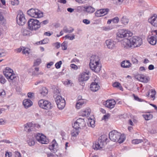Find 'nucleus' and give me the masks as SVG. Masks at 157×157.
Wrapping results in <instances>:
<instances>
[{"instance_id":"7","label":"nucleus","mask_w":157,"mask_h":157,"mask_svg":"<svg viewBox=\"0 0 157 157\" xmlns=\"http://www.w3.org/2000/svg\"><path fill=\"white\" fill-rule=\"evenodd\" d=\"M132 32L128 30H119L117 33V36L119 38L130 37L133 35Z\"/></svg>"},{"instance_id":"46","label":"nucleus","mask_w":157,"mask_h":157,"mask_svg":"<svg viewBox=\"0 0 157 157\" xmlns=\"http://www.w3.org/2000/svg\"><path fill=\"white\" fill-rule=\"evenodd\" d=\"M62 64V62L61 61H60L56 63L55 64V67L57 69H59L61 67V65Z\"/></svg>"},{"instance_id":"35","label":"nucleus","mask_w":157,"mask_h":157,"mask_svg":"<svg viewBox=\"0 0 157 157\" xmlns=\"http://www.w3.org/2000/svg\"><path fill=\"white\" fill-rule=\"evenodd\" d=\"M75 129L72 130L71 133V136L74 137H75L78 134V129Z\"/></svg>"},{"instance_id":"5","label":"nucleus","mask_w":157,"mask_h":157,"mask_svg":"<svg viewBox=\"0 0 157 157\" xmlns=\"http://www.w3.org/2000/svg\"><path fill=\"white\" fill-rule=\"evenodd\" d=\"M27 13L30 16L35 18L43 17V13L37 9L31 8L27 11Z\"/></svg>"},{"instance_id":"64","label":"nucleus","mask_w":157,"mask_h":157,"mask_svg":"<svg viewBox=\"0 0 157 157\" xmlns=\"http://www.w3.org/2000/svg\"><path fill=\"white\" fill-rule=\"evenodd\" d=\"M48 157H55V155L52 153H49L47 154Z\"/></svg>"},{"instance_id":"14","label":"nucleus","mask_w":157,"mask_h":157,"mask_svg":"<svg viewBox=\"0 0 157 157\" xmlns=\"http://www.w3.org/2000/svg\"><path fill=\"white\" fill-rule=\"evenodd\" d=\"M109 11L108 9H102L99 10H98L95 13V16L97 17H100L101 16L100 14H102V16L106 14Z\"/></svg>"},{"instance_id":"48","label":"nucleus","mask_w":157,"mask_h":157,"mask_svg":"<svg viewBox=\"0 0 157 157\" xmlns=\"http://www.w3.org/2000/svg\"><path fill=\"white\" fill-rule=\"evenodd\" d=\"M151 98H153V100H154L155 95L156 94L155 91L154 90H151Z\"/></svg>"},{"instance_id":"49","label":"nucleus","mask_w":157,"mask_h":157,"mask_svg":"<svg viewBox=\"0 0 157 157\" xmlns=\"http://www.w3.org/2000/svg\"><path fill=\"white\" fill-rule=\"evenodd\" d=\"M5 56V51L3 49H0V57Z\"/></svg>"},{"instance_id":"12","label":"nucleus","mask_w":157,"mask_h":157,"mask_svg":"<svg viewBox=\"0 0 157 157\" xmlns=\"http://www.w3.org/2000/svg\"><path fill=\"white\" fill-rule=\"evenodd\" d=\"M121 46L122 47L126 48H131L130 38H124L121 41Z\"/></svg>"},{"instance_id":"22","label":"nucleus","mask_w":157,"mask_h":157,"mask_svg":"<svg viewBox=\"0 0 157 157\" xmlns=\"http://www.w3.org/2000/svg\"><path fill=\"white\" fill-rule=\"evenodd\" d=\"M23 104L25 108L27 109L32 106L33 102L30 99H25L23 101Z\"/></svg>"},{"instance_id":"11","label":"nucleus","mask_w":157,"mask_h":157,"mask_svg":"<svg viewBox=\"0 0 157 157\" xmlns=\"http://www.w3.org/2000/svg\"><path fill=\"white\" fill-rule=\"evenodd\" d=\"M17 21L19 25H23L25 24L26 20L25 17L24 15L22 12H20L17 16Z\"/></svg>"},{"instance_id":"34","label":"nucleus","mask_w":157,"mask_h":157,"mask_svg":"<svg viewBox=\"0 0 157 157\" xmlns=\"http://www.w3.org/2000/svg\"><path fill=\"white\" fill-rule=\"evenodd\" d=\"M143 116L145 120H149L151 119L153 117V115L151 114H144Z\"/></svg>"},{"instance_id":"25","label":"nucleus","mask_w":157,"mask_h":157,"mask_svg":"<svg viewBox=\"0 0 157 157\" xmlns=\"http://www.w3.org/2000/svg\"><path fill=\"white\" fill-rule=\"evenodd\" d=\"M85 103L82 100L78 101L76 104V108L78 109H80L82 105L85 104Z\"/></svg>"},{"instance_id":"9","label":"nucleus","mask_w":157,"mask_h":157,"mask_svg":"<svg viewBox=\"0 0 157 157\" xmlns=\"http://www.w3.org/2000/svg\"><path fill=\"white\" fill-rule=\"evenodd\" d=\"M36 140L42 144H47L49 142V140L44 135L37 133L35 136Z\"/></svg>"},{"instance_id":"20","label":"nucleus","mask_w":157,"mask_h":157,"mask_svg":"<svg viewBox=\"0 0 157 157\" xmlns=\"http://www.w3.org/2000/svg\"><path fill=\"white\" fill-rule=\"evenodd\" d=\"M148 21L154 27H157V17L152 16L148 20Z\"/></svg>"},{"instance_id":"57","label":"nucleus","mask_w":157,"mask_h":157,"mask_svg":"<svg viewBox=\"0 0 157 157\" xmlns=\"http://www.w3.org/2000/svg\"><path fill=\"white\" fill-rule=\"evenodd\" d=\"M23 47H21L19 48L15 49V51L17 53H19L21 52V51H22Z\"/></svg>"},{"instance_id":"17","label":"nucleus","mask_w":157,"mask_h":157,"mask_svg":"<svg viewBox=\"0 0 157 157\" xmlns=\"http://www.w3.org/2000/svg\"><path fill=\"white\" fill-rule=\"evenodd\" d=\"M116 104L115 101L114 100H107L104 104L105 106L109 108H113Z\"/></svg>"},{"instance_id":"52","label":"nucleus","mask_w":157,"mask_h":157,"mask_svg":"<svg viewBox=\"0 0 157 157\" xmlns=\"http://www.w3.org/2000/svg\"><path fill=\"white\" fill-rule=\"evenodd\" d=\"M48 39L47 38H45L41 40V44H46L48 43Z\"/></svg>"},{"instance_id":"44","label":"nucleus","mask_w":157,"mask_h":157,"mask_svg":"<svg viewBox=\"0 0 157 157\" xmlns=\"http://www.w3.org/2000/svg\"><path fill=\"white\" fill-rule=\"evenodd\" d=\"M112 22L113 23H117L119 21V18L117 17H115L113 19H112Z\"/></svg>"},{"instance_id":"63","label":"nucleus","mask_w":157,"mask_h":157,"mask_svg":"<svg viewBox=\"0 0 157 157\" xmlns=\"http://www.w3.org/2000/svg\"><path fill=\"white\" fill-rule=\"evenodd\" d=\"M53 64V63L52 62H51L48 63L47 64V67L48 68H49L50 66L52 65Z\"/></svg>"},{"instance_id":"39","label":"nucleus","mask_w":157,"mask_h":157,"mask_svg":"<svg viewBox=\"0 0 157 157\" xmlns=\"http://www.w3.org/2000/svg\"><path fill=\"white\" fill-rule=\"evenodd\" d=\"M143 140L142 139H134L132 141V143L134 144H137L143 142Z\"/></svg>"},{"instance_id":"16","label":"nucleus","mask_w":157,"mask_h":157,"mask_svg":"<svg viewBox=\"0 0 157 157\" xmlns=\"http://www.w3.org/2000/svg\"><path fill=\"white\" fill-rule=\"evenodd\" d=\"M24 130L27 132H29L32 131L34 128V124L31 123H29L24 125Z\"/></svg>"},{"instance_id":"31","label":"nucleus","mask_w":157,"mask_h":157,"mask_svg":"<svg viewBox=\"0 0 157 157\" xmlns=\"http://www.w3.org/2000/svg\"><path fill=\"white\" fill-rule=\"evenodd\" d=\"M40 94L43 96H46L48 93V90L45 87H42L40 90Z\"/></svg>"},{"instance_id":"37","label":"nucleus","mask_w":157,"mask_h":157,"mask_svg":"<svg viewBox=\"0 0 157 157\" xmlns=\"http://www.w3.org/2000/svg\"><path fill=\"white\" fill-rule=\"evenodd\" d=\"M21 32L24 36H29L30 35V32L29 30H22Z\"/></svg>"},{"instance_id":"33","label":"nucleus","mask_w":157,"mask_h":157,"mask_svg":"<svg viewBox=\"0 0 157 157\" xmlns=\"http://www.w3.org/2000/svg\"><path fill=\"white\" fill-rule=\"evenodd\" d=\"M30 50L28 48L23 47L22 53L23 54L28 55L29 54Z\"/></svg>"},{"instance_id":"8","label":"nucleus","mask_w":157,"mask_h":157,"mask_svg":"<svg viewBox=\"0 0 157 157\" xmlns=\"http://www.w3.org/2000/svg\"><path fill=\"white\" fill-rule=\"evenodd\" d=\"M55 101L59 109H62L64 108L65 105V101L61 96H57L55 98Z\"/></svg>"},{"instance_id":"41","label":"nucleus","mask_w":157,"mask_h":157,"mask_svg":"<svg viewBox=\"0 0 157 157\" xmlns=\"http://www.w3.org/2000/svg\"><path fill=\"white\" fill-rule=\"evenodd\" d=\"M67 43H66L65 42H63L61 44L62 48L63 50H67Z\"/></svg>"},{"instance_id":"60","label":"nucleus","mask_w":157,"mask_h":157,"mask_svg":"<svg viewBox=\"0 0 157 157\" xmlns=\"http://www.w3.org/2000/svg\"><path fill=\"white\" fill-rule=\"evenodd\" d=\"M12 156L11 152H6L5 154L6 157H11Z\"/></svg>"},{"instance_id":"47","label":"nucleus","mask_w":157,"mask_h":157,"mask_svg":"<svg viewBox=\"0 0 157 157\" xmlns=\"http://www.w3.org/2000/svg\"><path fill=\"white\" fill-rule=\"evenodd\" d=\"M6 95V92L4 90L2 89H0V96L4 97Z\"/></svg>"},{"instance_id":"53","label":"nucleus","mask_w":157,"mask_h":157,"mask_svg":"<svg viewBox=\"0 0 157 157\" xmlns=\"http://www.w3.org/2000/svg\"><path fill=\"white\" fill-rule=\"evenodd\" d=\"M19 3L18 0H14L13 1H11V4L12 5H17Z\"/></svg>"},{"instance_id":"42","label":"nucleus","mask_w":157,"mask_h":157,"mask_svg":"<svg viewBox=\"0 0 157 157\" xmlns=\"http://www.w3.org/2000/svg\"><path fill=\"white\" fill-rule=\"evenodd\" d=\"M41 60L40 59H38L36 60V61L34 63V66H38L39 65L40 62H41Z\"/></svg>"},{"instance_id":"61","label":"nucleus","mask_w":157,"mask_h":157,"mask_svg":"<svg viewBox=\"0 0 157 157\" xmlns=\"http://www.w3.org/2000/svg\"><path fill=\"white\" fill-rule=\"evenodd\" d=\"M70 66H71V67L72 68L74 69L75 70H76L78 68L77 66L76 65H75L74 64H71Z\"/></svg>"},{"instance_id":"55","label":"nucleus","mask_w":157,"mask_h":157,"mask_svg":"<svg viewBox=\"0 0 157 157\" xmlns=\"http://www.w3.org/2000/svg\"><path fill=\"white\" fill-rule=\"evenodd\" d=\"M120 86V83L118 82H115L113 84V86L115 87H119Z\"/></svg>"},{"instance_id":"45","label":"nucleus","mask_w":157,"mask_h":157,"mask_svg":"<svg viewBox=\"0 0 157 157\" xmlns=\"http://www.w3.org/2000/svg\"><path fill=\"white\" fill-rule=\"evenodd\" d=\"M132 62L133 63L135 64H137L138 62L137 58L134 57H132Z\"/></svg>"},{"instance_id":"3","label":"nucleus","mask_w":157,"mask_h":157,"mask_svg":"<svg viewBox=\"0 0 157 157\" xmlns=\"http://www.w3.org/2000/svg\"><path fill=\"white\" fill-rule=\"evenodd\" d=\"M109 137L111 140L119 143H123L125 139L124 135H122L115 130L112 131L109 133Z\"/></svg>"},{"instance_id":"28","label":"nucleus","mask_w":157,"mask_h":157,"mask_svg":"<svg viewBox=\"0 0 157 157\" xmlns=\"http://www.w3.org/2000/svg\"><path fill=\"white\" fill-rule=\"evenodd\" d=\"M120 21L122 24L125 25L128 24L129 19L126 16H124L121 19Z\"/></svg>"},{"instance_id":"51","label":"nucleus","mask_w":157,"mask_h":157,"mask_svg":"<svg viewBox=\"0 0 157 157\" xmlns=\"http://www.w3.org/2000/svg\"><path fill=\"white\" fill-rule=\"evenodd\" d=\"M3 74L7 78L12 73L7 72V71H3Z\"/></svg>"},{"instance_id":"38","label":"nucleus","mask_w":157,"mask_h":157,"mask_svg":"<svg viewBox=\"0 0 157 157\" xmlns=\"http://www.w3.org/2000/svg\"><path fill=\"white\" fill-rule=\"evenodd\" d=\"M95 121L94 120H92L91 119H90L89 120L88 124H90V126H91L92 128H94L95 126Z\"/></svg>"},{"instance_id":"2","label":"nucleus","mask_w":157,"mask_h":157,"mask_svg":"<svg viewBox=\"0 0 157 157\" xmlns=\"http://www.w3.org/2000/svg\"><path fill=\"white\" fill-rule=\"evenodd\" d=\"M49 22L48 20H46L40 22L37 19H30L28 22V26L29 29H37L39 28L40 25H46Z\"/></svg>"},{"instance_id":"32","label":"nucleus","mask_w":157,"mask_h":157,"mask_svg":"<svg viewBox=\"0 0 157 157\" xmlns=\"http://www.w3.org/2000/svg\"><path fill=\"white\" fill-rule=\"evenodd\" d=\"M16 78V75L13 73L10 75L7 79H8L9 81L13 82L15 81V78Z\"/></svg>"},{"instance_id":"27","label":"nucleus","mask_w":157,"mask_h":157,"mask_svg":"<svg viewBox=\"0 0 157 157\" xmlns=\"http://www.w3.org/2000/svg\"><path fill=\"white\" fill-rule=\"evenodd\" d=\"M107 140L106 136L105 135H102L100 136L98 139V140L100 141L101 142L103 143V144H106V141Z\"/></svg>"},{"instance_id":"58","label":"nucleus","mask_w":157,"mask_h":157,"mask_svg":"<svg viewBox=\"0 0 157 157\" xmlns=\"http://www.w3.org/2000/svg\"><path fill=\"white\" fill-rule=\"evenodd\" d=\"M14 157H21V154L18 151H15V152Z\"/></svg>"},{"instance_id":"13","label":"nucleus","mask_w":157,"mask_h":157,"mask_svg":"<svg viewBox=\"0 0 157 157\" xmlns=\"http://www.w3.org/2000/svg\"><path fill=\"white\" fill-rule=\"evenodd\" d=\"M89 78L88 73L83 72L79 76L78 78V80L80 82H82L84 81L87 80Z\"/></svg>"},{"instance_id":"6","label":"nucleus","mask_w":157,"mask_h":157,"mask_svg":"<svg viewBox=\"0 0 157 157\" xmlns=\"http://www.w3.org/2000/svg\"><path fill=\"white\" fill-rule=\"evenodd\" d=\"M38 104L40 107L44 109L49 110L51 109V103L47 100L41 99L39 101Z\"/></svg>"},{"instance_id":"21","label":"nucleus","mask_w":157,"mask_h":157,"mask_svg":"<svg viewBox=\"0 0 157 157\" xmlns=\"http://www.w3.org/2000/svg\"><path fill=\"white\" fill-rule=\"evenodd\" d=\"M104 145L103 143L101 142L100 141L98 140L97 142H95V144L94 145L93 147L95 150H97L102 148Z\"/></svg>"},{"instance_id":"62","label":"nucleus","mask_w":157,"mask_h":157,"mask_svg":"<svg viewBox=\"0 0 157 157\" xmlns=\"http://www.w3.org/2000/svg\"><path fill=\"white\" fill-rule=\"evenodd\" d=\"M83 22L86 24H88L90 23V21L88 20L84 19L83 20Z\"/></svg>"},{"instance_id":"29","label":"nucleus","mask_w":157,"mask_h":157,"mask_svg":"<svg viewBox=\"0 0 157 157\" xmlns=\"http://www.w3.org/2000/svg\"><path fill=\"white\" fill-rule=\"evenodd\" d=\"M84 8L86 10V11L89 13H93L95 11V9L90 6L84 7Z\"/></svg>"},{"instance_id":"30","label":"nucleus","mask_w":157,"mask_h":157,"mask_svg":"<svg viewBox=\"0 0 157 157\" xmlns=\"http://www.w3.org/2000/svg\"><path fill=\"white\" fill-rule=\"evenodd\" d=\"M91 110L90 109H88L87 110H84L81 111L80 113V114L82 116L88 117L90 115Z\"/></svg>"},{"instance_id":"26","label":"nucleus","mask_w":157,"mask_h":157,"mask_svg":"<svg viewBox=\"0 0 157 157\" xmlns=\"http://www.w3.org/2000/svg\"><path fill=\"white\" fill-rule=\"evenodd\" d=\"M0 23L3 26H5L6 23V19L4 18L1 10H0Z\"/></svg>"},{"instance_id":"1","label":"nucleus","mask_w":157,"mask_h":157,"mask_svg":"<svg viewBox=\"0 0 157 157\" xmlns=\"http://www.w3.org/2000/svg\"><path fill=\"white\" fill-rule=\"evenodd\" d=\"M99 60L97 56L93 55L91 57L89 63L90 67L91 70L95 72H98L101 70V64L99 62Z\"/></svg>"},{"instance_id":"59","label":"nucleus","mask_w":157,"mask_h":157,"mask_svg":"<svg viewBox=\"0 0 157 157\" xmlns=\"http://www.w3.org/2000/svg\"><path fill=\"white\" fill-rule=\"evenodd\" d=\"M109 114H106L104 115L102 119L104 120H106L109 118Z\"/></svg>"},{"instance_id":"18","label":"nucleus","mask_w":157,"mask_h":157,"mask_svg":"<svg viewBox=\"0 0 157 157\" xmlns=\"http://www.w3.org/2000/svg\"><path fill=\"white\" fill-rule=\"evenodd\" d=\"M105 44L108 48L113 49L115 47V43L112 40H106Z\"/></svg>"},{"instance_id":"23","label":"nucleus","mask_w":157,"mask_h":157,"mask_svg":"<svg viewBox=\"0 0 157 157\" xmlns=\"http://www.w3.org/2000/svg\"><path fill=\"white\" fill-rule=\"evenodd\" d=\"M131 65L129 60H124L121 63V66L124 68H128L131 67Z\"/></svg>"},{"instance_id":"19","label":"nucleus","mask_w":157,"mask_h":157,"mask_svg":"<svg viewBox=\"0 0 157 157\" xmlns=\"http://www.w3.org/2000/svg\"><path fill=\"white\" fill-rule=\"evenodd\" d=\"M100 87L98 83L96 82H93L90 85V89L91 91L96 92L99 89Z\"/></svg>"},{"instance_id":"4","label":"nucleus","mask_w":157,"mask_h":157,"mask_svg":"<svg viewBox=\"0 0 157 157\" xmlns=\"http://www.w3.org/2000/svg\"><path fill=\"white\" fill-rule=\"evenodd\" d=\"M131 48L139 47L143 44L142 38L139 36H135L130 38Z\"/></svg>"},{"instance_id":"54","label":"nucleus","mask_w":157,"mask_h":157,"mask_svg":"<svg viewBox=\"0 0 157 157\" xmlns=\"http://www.w3.org/2000/svg\"><path fill=\"white\" fill-rule=\"evenodd\" d=\"M57 145L58 144L57 143L56 141L55 140H54L52 142V144L51 145V146L54 148V147L55 146L56 147L57 146Z\"/></svg>"},{"instance_id":"10","label":"nucleus","mask_w":157,"mask_h":157,"mask_svg":"<svg viewBox=\"0 0 157 157\" xmlns=\"http://www.w3.org/2000/svg\"><path fill=\"white\" fill-rule=\"evenodd\" d=\"M86 126V123L83 119L79 118L74 123L73 127L75 128L82 129Z\"/></svg>"},{"instance_id":"56","label":"nucleus","mask_w":157,"mask_h":157,"mask_svg":"<svg viewBox=\"0 0 157 157\" xmlns=\"http://www.w3.org/2000/svg\"><path fill=\"white\" fill-rule=\"evenodd\" d=\"M34 94L33 93L29 92L28 93V96L29 98H32L34 97Z\"/></svg>"},{"instance_id":"43","label":"nucleus","mask_w":157,"mask_h":157,"mask_svg":"<svg viewBox=\"0 0 157 157\" xmlns=\"http://www.w3.org/2000/svg\"><path fill=\"white\" fill-rule=\"evenodd\" d=\"M124 0H113L114 3L117 5H121Z\"/></svg>"},{"instance_id":"15","label":"nucleus","mask_w":157,"mask_h":157,"mask_svg":"<svg viewBox=\"0 0 157 157\" xmlns=\"http://www.w3.org/2000/svg\"><path fill=\"white\" fill-rule=\"evenodd\" d=\"M136 77L139 80L145 83H147L149 80L148 77L145 76L144 75H138Z\"/></svg>"},{"instance_id":"24","label":"nucleus","mask_w":157,"mask_h":157,"mask_svg":"<svg viewBox=\"0 0 157 157\" xmlns=\"http://www.w3.org/2000/svg\"><path fill=\"white\" fill-rule=\"evenodd\" d=\"M157 40L156 36H151L147 39L148 42L151 45H153L156 44Z\"/></svg>"},{"instance_id":"50","label":"nucleus","mask_w":157,"mask_h":157,"mask_svg":"<svg viewBox=\"0 0 157 157\" xmlns=\"http://www.w3.org/2000/svg\"><path fill=\"white\" fill-rule=\"evenodd\" d=\"M6 82V80L5 79L4 77L2 76L0 78V82L2 84H4Z\"/></svg>"},{"instance_id":"40","label":"nucleus","mask_w":157,"mask_h":157,"mask_svg":"<svg viewBox=\"0 0 157 157\" xmlns=\"http://www.w3.org/2000/svg\"><path fill=\"white\" fill-rule=\"evenodd\" d=\"M64 37L70 40H72L75 38V36L72 35L71 36H70L69 34H68L66 35Z\"/></svg>"},{"instance_id":"36","label":"nucleus","mask_w":157,"mask_h":157,"mask_svg":"<svg viewBox=\"0 0 157 157\" xmlns=\"http://www.w3.org/2000/svg\"><path fill=\"white\" fill-rule=\"evenodd\" d=\"M28 143L29 145L30 146L34 145L35 143L34 138L33 137H32L28 141Z\"/></svg>"}]
</instances>
